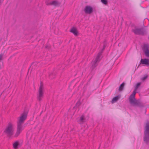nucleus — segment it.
<instances>
[{
    "instance_id": "obj_1",
    "label": "nucleus",
    "mask_w": 149,
    "mask_h": 149,
    "mask_svg": "<svg viewBox=\"0 0 149 149\" xmlns=\"http://www.w3.org/2000/svg\"><path fill=\"white\" fill-rule=\"evenodd\" d=\"M28 112L24 111L23 113L21 114V116L19 117L17 122V131L14 136L17 137L21 132L23 130L22 128V124L24 123V121L26 119Z\"/></svg>"
},
{
    "instance_id": "obj_2",
    "label": "nucleus",
    "mask_w": 149,
    "mask_h": 149,
    "mask_svg": "<svg viewBox=\"0 0 149 149\" xmlns=\"http://www.w3.org/2000/svg\"><path fill=\"white\" fill-rule=\"evenodd\" d=\"M14 129L13 124L9 122L4 130V133L7 136L10 137L14 134Z\"/></svg>"
},
{
    "instance_id": "obj_3",
    "label": "nucleus",
    "mask_w": 149,
    "mask_h": 149,
    "mask_svg": "<svg viewBox=\"0 0 149 149\" xmlns=\"http://www.w3.org/2000/svg\"><path fill=\"white\" fill-rule=\"evenodd\" d=\"M132 31L133 32L135 35L144 36L147 33L146 29L142 27L139 28L135 27L134 29L132 30Z\"/></svg>"
},
{
    "instance_id": "obj_4",
    "label": "nucleus",
    "mask_w": 149,
    "mask_h": 149,
    "mask_svg": "<svg viewBox=\"0 0 149 149\" xmlns=\"http://www.w3.org/2000/svg\"><path fill=\"white\" fill-rule=\"evenodd\" d=\"M143 141L147 144L149 145V123H147L144 131Z\"/></svg>"
},
{
    "instance_id": "obj_5",
    "label": "nucleus",
    "mask_w": 149,
    "mask_h": 149,
    "mask_svg": "<svg viewBox=\"0 0 149 149\" xmlns=\"http://www.w3.org/2000/svg\"><path fill=\"white\" fill-rule=\"evenodd\" d=\"M44 95V87L42 82L41 81L40 85L38 90V92L37 94V98L39 101L42 100Z\"/></svg>"
},
{
    "instance_id": "obj_6",
    "label": "nucleus",
    "mask_w": 149,
    "mask_h": 149,
    "mask_svg": "<svg viewBox=\"0 0 149 149\" xmlns=\"http://www.w3.org/2000/svg\"><path fill=\"white\" fill-rule=\"evenodd\" d=\"M101 53H99L98 54H97L95 59L93 60L92 62V65L91 68L92 70H93L97 65V63L99 62L100 59V56Z\"/></svg>"
},
{
    "instance_id": "obj_7",
    "label": "nucleus",
    "mask_w": 149,
    "mask_h": 149,
    "mask_svg": "<svg viewBox=\"0 0 149 149\" xmlns=\"http://www.w3.org/2000/svg\"><path fill=\"white\" fill-rule=\"evenodd\" d=\"M130 102L131 104H133L140 107H143L144 106L143 104L139 100H136V99H134L132 100Z\"/></svg>"
},
{
    "instance_id": "obj_8",
    "label": "nucleus",
    "mask_w": 149,
    "mask_h": 149,
    "mask_svg": "<svg viewBox=\"0 0 149 149\" xmlns=\"http://www.w3.org/2000/svg\"><path fill=\"white\" fill-rule=\"evenodd\" d=\"M142 49L146 56L149 57V45L148 44H144L142 47Z\"/></svg>"
},
{
    "instance_id": "obj_9",
    "label": "nucleus",
    "mask_w": 149,
    "mask_h": 149,
    "mask_svg": "<svg viewBox=\"0 0 149 149\" xmlns=\"http://www.w3.org/2000/svg\"><path fill=\"white\" fill-rule=\"evenodd\" d=\"M84 10L86 14H90L93 12V9L90 6H86L85 7Z\"/></svg>"
},
{
    "instance_id": "obj_10",
    "label": "nucleus",
    "mask_w": 149,
    "mask_h": 149,
    "mask_svg": "<svg viewBox=\"0 0 149 149\" xmlns=\"http://www.w3.org/2000/svg\"><path fill=\"white\" fill-rule=\"evenodd\" d=\"M140 64H144L147 66H149V59L146 58L141 59L140 61Z\"/></svg>"
},
{
    "instance_id": "obj_11",
    "label": "nucleus",
    "mask_w": 149,
    "mask_h": 149,
    "mask_svg": "<svg viewBox=\"0 0 149 149\" xmlns=\"http://www.w3.org/2000/svg\"><path fill=\"white\" fill-rule=\"evenodd\" d=\"M136 90H135V89H134L132 94H131L129 97V99L130 102L132 100H133L135 99V96L136 93Z\"/></svg>"
},
{
    "instance_id": "obj_12",
    "label": "nucleus",
    "mask_w": 149,
    "mask_h": 149,
    "mask_svg": "<svg viewBox=\"0 0 149 149\" xmlns=\"http://www.w3.org/2000/svg\"><path fill=\"white\" fill-rule=\"evenodd\" d=\"M47 5H53L55 6H56L59 5L58 2L56 1H52L46 4Z\"/></svg>"
},
{
    "instance_id": "obj_13",
    "label": "nucleus",
    "mask_w": 149,
    "mask_h": 149,
    "mask_svg": "<svg viewBox=\"0 0 149 149\" xmlns=\"http://www.w3.org/2000/svg\"><path fill=\"white\" fill-rule=\"evenodd\" d=\"M70 31L76 36L78 35V32L77 30L74 27L72 28L70 30Z\"/></svg>"
},
{
    "instance_id": "obj_14",
    "label": "nucleus",
    "mask_w": 149,
    "mask_h": 149,
    "mask_svg": "<svg viewBox=\"0 0 149 149\" xmlns=\"http://www.w3.org/2000/svg\"><path fill=\"white\" fill-rule=\"evenodd\" d=\"M120 97V95H118L114 97L112 99L111 103H114L116 102Z\"/></svg>"
},
{
    "instance_id": "obj_15",
    "label": "nucleus",
    "mask_w": 149,
    "mask_h": 149,
    "mask_svg": "<svg viewBox=\"0 0 149 149\" xmlns=\"http://www.w3.org/2000/svg\"><path fill=\"white\" fill-rule=\"evenodd\" d=\"M86 119L84 118V115H82L80 117L79 120L78 121V122L79 123H84Z\"/></svg>"
},
{
    "instance_id": "obj_16",
    "label": "nucleus",
    "mask_w": 149,
    "mask_h": 149,
    "mask_svg": "<svg viewBox=\"0 0 149 149\" xmlns=\"http://www.w3.org/2000/svg\"><path fill=\"white\" fill-rule=\"evenodd\" d=\"M19 145V142L16 141L13 144V147L15 149H17L18 148V146Z\"/></svg>"
},
{
    "instance_id": "obj_17",
    "label": "nucleus",
    "mask_w": 149,
    "mask_h": 149,
    "mask_svg": "<svg viewBox=\"0 0 149 149\" xmlns=\"http://www.w3.org/2000/svg\"><path fill=\"white\" fill-rule=\"evenodd\" d=\"M125 83L124 82H123L120 85L118 89L119 91H121L123 90L124 86L125 85Z\"/></svg>"
},
{
    "instance_id": "obj_18",
    "label": "nucleus",
    "mask_w": 149,
    "mask_h": 149,
    "mask_svg": "<svg viewBox=\"0 0 149 149\" xmlns=\"http://www.w3.org/2000/svg\"><path fill=\"white\" fill-rule=\"evenodd\" d=\"M56 75V72L54 71V72L49 75V77L51 79H52L54 78L55 77Z\"/></svg>"
},
{
    "instance_id": "obj_19",
    "label": "nucleus",
    "mask_w": 149,
    "mask_h": 149,
    "mask_svg": "<svg viewBox=\"0 0 149 149\" xmlns=\"http://www.w3.org/2000/svg\"><path fill=\"white\" fill-rule=\"evenodd\" d=\"M141 84V82L138 83L136 86V87L135 88V90H137L138 89V88L140 86Z\"/></svg>"
},
{
    "instance_id": "obj_20",
    "label": "nucleus",
    "mask_w": 149,
    "mask_h": 149,
    "mask_svg": "<svg viewBox=\"0 0 149 149\" xmlns=\"http://www.w3.org/2000/svg\"><path fill=\"white\" fill-rule=\"evenodd\" d=\"M102 2L105 5H107L108 3V1L107 0H101Z\"/></svg>"
},
{
    "instance_id": "obj_21",
    "label": "nucleus",
    "mask_w": 149,
    "mask_h": 149,
    "mask_svg": "<svg viewBox=\"0 0 149 149\" xmlns=\"http://www.w3.org/2000/svg\"><path fill=\"white\" fill-rule=\"evenodd\" d=\"M80 103L79 102H78L75 104V107H78L80 104Z\"/></svg>"
},
{
    "instance_id": "obj_22",
    "label": "nucleus",
    "mask_w": 149,
    "mask_h": 149,
    "mask_svg": "<svg viewBox=\"0 0 149 149\" xmlns=\"http://www.w3.org/2000/svg\"><path fill=\"white\" fill-rule=\"evenodd\" d=\"M104 49H104V48H102V49H101V51L100 52H99L97 54H98L99 53H101L100 55V57L102 55V53L103 52V51H104Z\"/></svg>"
},
{
    "instance_id": "obj_23",
    "label": "nucleus",
    "mask_w": 149,
    "mask_h": 149,
    "mask_svg": "<svg viewBox=\"0 0 149 149\" xmlns=\"http://www.w3.org/2000/svg\"><path fill=\"white\" fill-rule=\"evenodd\" d=\"M148 76L146 75V76H145L144 77L142 78H141V80L142 81H144V80H145L146 79L148 78Z\"/></svg>"
},
{
    "instance_id": "obj_24",
    "label": "nucleus",
    "mask_w": 149,
    "mask_h": 149,
    "mask_svg": "<svg viewBox=\"0 0 149 149\" xmlns=\"http://www.w3.org/2000/svg\"><path fill=\"white\" fill-rule=\"evenodd\" d=\"M3 54H0V60H2V57H3Z\"/></svg>"
},
{
    "instance_id": "obj_25",
    "label": "nucleus",
    "mask_w": 149,
    "mask_h": 149,
    "mask_svg": "<svg viewBox=\"0 0 149 149\" xmlns=\"http://www.w3.org/2000/svg\"><path fill=\"white\" fill-rule=\"evenodd\" d=\"M50 48V46L49 45H46L45 47V48L46 49H49Z\"/></svg>"
},
{
    "instance_id": "obj_26",
    "label": "nucleus",
    "mask_w": 149,
    "mask_h": 149,
    "mask_svg": "<svg viewBox=\"0 0 149 149\" xmlns=\"http://www.w3.org/2000/svg\"><path fill=\"white\" fill-rule=\"evenodd\" d=\"M106 44L105 43H104V45H103V48H104V49H105L106 47Z\"/></svg>"
}]
</instances>
